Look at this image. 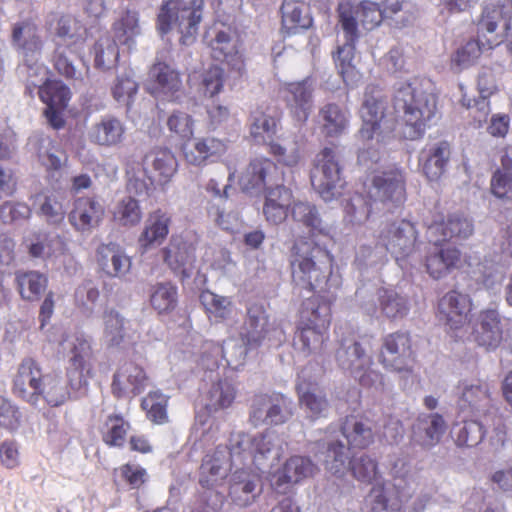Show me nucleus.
Segmentation results:
<instances>
[{
	"label": "nucleus",
	"instance_id": "nucleus-1",
	"mask_svg": "<svg viewBox=\"0 0 512 512\" xmlns=\"http://www.w3.org/2000/svg\"><path fill=\"white\" fill-rule=\"evenodd\" d=\"M292 283L312 293L337 292L340 278L334 274V257L325 248L308 241L295 242L290 250Z\"/></svg>",
	"mask_w": 512,
	"mask_h": 512
},
{
	"label": "nucleus",
	"instance_id": "nucleus-2",
	"mask_svg": "<svg viewBox=\"0 0 512 512\" xmlns=\"http://www.w3.org/2000/svg\"><path fill=\"white\" fill-rule=\"evenodd\" d=\"M393 107L400 117L401 137L417 140L423 137L437 112V99L435 95L405 82L395 89Z\"/></svg>",
	"mask_w": 512,
	"mask_h": 512
},
{
	"label": "nucleus",
	"instance_id": "nucleus-3",
	"mask_svg": "<svg viewBox=\"0 0 512 512\" xmlns=\"http://www.w3.org/2000/svg\"><path fill=\"white\" fill-rule=\"evenodd\" d=\"M175 0L162 3L157 15V29L162 35L170 32L172 24L177 25L181 34L180 43L189 45L194 42L198 33V26L202 20L204 0H191L188 6L180 10L176 7Z\"/></svg>",
	"mask_w": 512,
	"mask_h": 512
},
{
	"label": "nucleus",
	"instance_id": "nucleus-4",
	"mask_svg": "<svg viewBox=\"0 0 512 512\" xmlns=\"http://www.w3.org/2000/svg\"><path fill=\"white\" fill-rule=\"evenodd\" d=\"M38 71L45 72L46 68L28 67L27 89L29 90V93L32 94L33 89L38 88L39 98L44 104H46V108L43 113L47 122L52 128L57 130L61 129L65 125L63 112L67 108L71 99L70 88L61 80L57 79L46 78L45 81L40 84L42 79L39 81L32 79Z\"/></svg>",
	"mask_w": 512,
	"mask_h": 512
},
{
	"label": "nucleus",
	"instance_id": "nucleus-5",
	"mask_svg": "<svg viewBox=\"0 0 512 512\" xmlns=\"http://www.w3.org/2000/svg\"><path fill=\"white\" fill-rule=\"evenodd\" d=\"M378 362L387 371L413 375L416 353L413 349V339L410 332L397 330L385 334L381 338Z\"/></svg>",
	"mask_w": 512,
	"mask_h": 512
},
{
	"label": "nucleus",
	"instance_id": "nucleus-6",
	"mask_svg": "<svg viewBox=\"0 0 512 512\" xmlns=\"http://www.w3.org/2000/svg\"><path fill=\"white\" fill-rule=\"evenodd\" d=\"M364 190L374 202L397 207L406 200L405 171L392 165L385 170L372 171L364 181Z\"/></svg>",
	"mask_w": 512,
	"mask_h": 512
},
{
	"label": "nucleus",
	"instance_id": "nucleus-7",
	"mask_svg": "<svg viewBox=\"0 0 512 512\" xmlns=\"http://www.w3.org/2000/svg\"><path fill=\"white\" fill-rule=\"evenodd\" d=\"M419 232L407 219H396L385 224L377 236V245L384 248L397 263L407 260L419 248Z\"/></svg>",
	"mask_w": 512,
	"mask_h": 512
},
{
	"label": "nucleus",
	"instance_id": "nucleus-8",
	"mask_svg": "<svg viewBox=\"0 0 512 512\" xmlns=\"http://www.w3.org/2000/svg\"><path fill=\"white\" fill-rule=\"evenodd\" d=\"M337 11L344 37L352 42H357L359 38L358 23L365 30H373L386 18L383 9L369 0H363L357 4L350 0L342 1Z\"/></svg>",
	"mask_w": 512,
	"mask_h": 512
},
{
	"label": "nucleus",
	"instance_id": "nucleus-9",
	"mask_svg": "<svg viewBox=\"0 0 512 512\" xmlns=\"http://www.w3.org/2000/svg\"><path fill=\"white\" fill-rule=\"evenodd\" d=\"M388 110V99L381 87L370 84L365 88L359 108L361 126L358 137L363 142H370L379 136Z\"/></svg>",
	"mask_w": 512,
	"mask_h": 512
},
{
	"label": "nucleus",
	"instance_id": "nucleus-10",
	"mask_svg": "<svg viewBox=\"0 0 512 512\" xmlns=\"http://www.w3.org/2000/svg\"><path fill=\"white\" fill-rule=\"evenodd\" d=\"M291 405L292 401L281 393H257L249 405V422L254 427L282 425L293 415Z\"/></svg>",
	"mask_w": 512,
	"mask_h": 512
},
{
	"label": "nucleus",
	"instance_id": "nucleus-11",
	"mask_svg": "<svg viewBox=\"0 0 512 512\" xmlns=\"http://www.w3.org/2000/svg\"><path fill=\"white\" fill-rule=\"evenodd\" d=\"M339 367L348 372L363 387L370 388L382 383L383 375L372 369V360L359 341L346 346L344 343L336 351Z\"/></svg>",
	"mask_w": 512,
	"mask_h": 512
},
{
	"label": "nucleus",
	"instance_id": "nucleus-12",
	"mask_svg": "<svg viewBox=\"0 0 512 512\" xmlns=\"http://www.w3.org/2000/svg\"><path fill=\"white\" fill-rule=\"evenodd\" d=\"M341 171L334 147H324L318 152L310 178L313 188L323 199L334 197L335 189L341 186Z\"/></svg>",
	"mask_w": 512,
	"mask_h": 512
},
{
	"label": "nucleus",
	"instance_id": "nucleus-13",
	"mask_svg": "<svg viewBox=\"0 0 512 512\" xmlns=\"http://www.w3.org/2000/svg\"><path fill=\"white\" fill-rule=\"evenodd\" d=\"M45 27L53 35L55 44L68 47L71 54H78L84 49L88 30L74 15L51 13L46 20Z\"/></svg>",
	"mask_w": 512,
	"mask_h": 512
},
{
	"label": "nucleus",
	"instance_id": "nucleus-14",
	"mask_svg": "<svg viewBox=\"0 0 512 512\" xmlns=\"http://www.w3.org/2000/svg\"><path fill=\"white\" fill-rule=\"evenodd\" d=\"M280 96L290 116L298 123L305 124L314 108V86L310 77L299 81L283 83Z\"/></svg>",
	"mask_w": 512,
	"mask_h": 512
},
{
	"label": "nucleus",
	"instance_id": "nucleus-15",
	"mask_svg": "<svg viewBox=\"0 0 512 512\" xmlns=\"http://www.w3.org/2000/svg\"><path fill=\"white\" fill-rule=\"evenodd\" d=\"M284 172L270 158L255 157L250 160L240 176L239 184L245 192L267 191L283 182Z\"/></svg>",
	"mask_w": 512,
	"mask_h": 512
},
{
	"label": "nucleus",
	"instance_id": "nucleus-16",
	"mask_svg": "<svg viewBox=\"0 0 512 512\" xmlns=\"http://www.w3.org/2000/svg\"><path fill=\"white\" fill-rule=\"evenodd\" d=\"M45 377L40 363L32 357H25L17 366L11 391L17 398L37 406V396Z\"/></svg>",
	"mask_w": 512,
	"mask_h": 512
},
{
	"label": "nucleus",
	"instance_id": "nucleus-17",
	"mask_svg": "<svg viewBox=\"0 0 512 512\" xmlns=\"http://www.w3.org/2000/svg\"><path fill=\"white\" fill-rule=\"evenodd\" d=\"M478 33L490 34L487 39L489 49L504 42L505 35L512 29V0L507 4H489L484 7L478 21Z\"/></svg>",
	"mask_w": 512,
	"mask_h": 512
},
{
	"label": "nucleus",
	"instance_id": "nucleus-18",
	"mask_svg": "<svg viewBox=\"0 0 512 512\" xmlns=\"http://www.w3.org/2000/svg\"><path fill=\"white\" fill-rule=\"evenodd\" d=\"M429 238L437 239V242H448L456 239H467L474 232V226L462 212H453L444 215L437 212L426 223Z\"/></svg>",
	"mask_w": 512,
	"mask_h": 512
},
{
	"label": "nucleus",
	"instance_id": "nucleus-19",
	"mask_svg": "<svg viewBox=\"0 0 512 512\" xmlns=\"http://www.w3.org/2000/svg\"><path fill=\"white\" fill-rule=\"evenodd\" d=\"M11 44L17 54L29 63L41 57L45 42L37 23L32 18H26L12 25Z\"/></svg>",
	"mask_w": 512,
	"mask_h": 512
},
{
	"label": "nucleus",
	"instance_id": "nucleus-20",
	"mask_svg": "<svg viewBox=\"0 0 512 512\" xmlns=\"http://www.w3.org/2000/svg\"><path fill=\"white\" fill-rule=\"evenodd\" d=\"M432 246L426 250L424 267L428 275L439 280L445 278L462 264L461 251L452 245L430 238Z\"/></svg>",
	"mask_w": 512,
	"mask_h": 512
},
{
	"label": "nucleus",
	"instance_id": "nucleus-21",
	"mask_svg": "<svg viewBox=\"0 0 512 512\" xmlns=\"http://www.w3.org/2000/svg\"><path fill=\"white\" fill-rule=\"evenodd\" d=\"M472 302L468 295L452 290L447 292L438 302V318L455 337L457 331L463 329L470 322Z\"/></svg>",
	"mask_w": 512,
	"mask_h": 512
},
{
	"label": "nucleus",
	"instance_id": "nucleus-22",
	"mask_svg": "<svg viewBox=\"0 0 512 512\" xmlns=\"http://www.w3.org/2000/svg\"><path fill=\"white\" fill-rule=\"evenodd\" d=\"M274 448V438L268 433L251 436L246 433L238 434L231 442L230 456L238 457L241 461L248 459L260 469Z\"/></svg>",
	"mask_w": 512,
	"mask_h": 512
},
{
	"label": "nucleus",
	"instance_id": "nucleus-23",
	"mask_svg": "<svg viewBox=\"0 0 512 512\" xmlns=\"http://www.w3.org/2000/svg\"><path fill=\"white\" fill-rule=\"evenodd\" d=\"M269 316L261 303H250L246 309V317L239 331L243 344L244 356L253 349L260 347L269 333Z\"/></svg>",
	"mask_w": 512,
	"mask_h": 512
},
{
	"label": "nucleus",
	"instance_id": "nucleus-24",
	"mask_svg": "<svg viewBox=\"0 0 512 512\" xmlns=\"http://www.w3.org/2000/svg\"><path fill=\"white\" fill-rule=\"evenodd\" d=\"M142 168L152 185L164 186L177 172L178 162L170 149L155 147L143 156Z\"/></svg>",
	"mask_w": 512,
	"mask_h": 512
},
{
	"label": "nucleus",
	"instance_id": "nucleus-25",
	"mask_svg": "<svg viewBox=\"0 0 512 512\" xmlns=\"http://www.w3.org/2000/svg\"><path fill=\"white\" fill-rule=\"evenodd\" d=\"M261 476L251 469H237L229 479L228 497L240 508L252 505L261 495Z\"/></svg>",
	"mask_w": 512,
	"mask_h": 512
},
{
	"label": "nucleus",
	"instance_id": "nucleus-26",
	"mask_svg": "<svg viewBox=\"0 0 512 512\" xmlns=\"http://www.w3.org/2000/svg\"><path fill=\"white\" fill-rule=\"evenodd\" d=\"M316 471L317 466L309 457L292 455L273 473L271 486L275 491L282 493L286 488L312 477Z\"/></svg>",
	"mask_w": 512,
	"mask_h": 512
},
{
	"label": "nucleus",
	"instance_id": "nucleus-27",
	"mask_svg": "<svg viewBox=\"0 0 512 512\" xmlns=\"http://www.w3.org/2000/svg\"><path fill=\"white\" fill-rule=\"evenodd\" d=\"M337 299V292L313 293L303 300L299 310L298 322L329 329L332 321V306Z\"/></svg>",
	"mask_w": 512,
	"mask_h": 512
},
{
	"label": "nucleus",
	"instance_id": "nucleus-28",
	"mask_svg": "<svg viewBox=\"0 0 512 512\" xmlns=\"http://www.w3.org/2000/svg\"><path fill=\"white\" fill-rule=\"evenodd\" d=\"M214 37L208 41L211 57L226 63L231 71L242 75L245 72V59L239 51V41L234 38L230 28L213 30Z\"/></svg>",
	"mask_w": 512,
	"mask_h": 512
},
{
	"label": "nucleus",
	"instance_id": "nucleus-29",
	"mask_svg": "<svg viewBox=\"0 0 512 512\" xmlns=\"http://www.w3.org/2000/svg\"><path fill=\"white\" fill-rule=\"evenodd\" d=\"M148 376L145 370L134 362L120 365L113 375L111 392L117 399L136 396L147 386Z\"/></svg>",
	"mask_w": 512,
	"mask_h": 512
},
{
	"label": "nucleus",
	"instance_id": "nucleus-30",
	"mask_svg": "<svg viewBox=\"0 0 512 512\" xmlns=\"http://www.w3.org/2000/svg\"><path fill=\"white\" fill-rule=\"evenodd\" d=\"M104 215L105 207L96 197L83 196L74 200L68 220L76 231L86 233L97 228Z\"/></svg>",
	"mask_w": 512,
	"mask_h": 512
},
{
	"label": "nucleus",
	"instance_id": "nucleus-31",
	"mask_svg": "<svg viewBox=\"0 0 512 512\" xmlns=\"http://www.w3.org/2000/svg\"><path fill=\"white\" fill-rule=\"evenodd\" d=\"M227 149V141L214 136H202L195 138L191 145H183L182 152L188 164L199 167L217 161L226 154Z\"/></svg>",
	"mask_w": 512,
	"mask_h": 512
},
{
	"label": "nucleus",
	"instance_id": "nucleus-32",
	"mask_svg": "<svg viewBox=\"0 0 512 512\" xmlns=\"http://www.w3.org/2000/svg\"><path fill=\"white\" fill-rule=\"evenodd\" d=\"M280 16V31L284 36L295 35L313 25L310 5L304 0H283Z\"/></svg>",
	"mask_w": 512,
	"mask_h": 512
},
{
	"label": "nucleus",
	"instance_id": "nucleus-33",
	"mask_svg": "<svg viewBox=\"0 0 512 512\" xmlns=\"http://www.w3.org/2000/svg\"><path fill=\"white\" fill-rule=\"evenodd\" d=\"M450 156L449 142L428 143L420 151L419 167L429 181H437L444 175Z\"/></svg>",
	"mask_w": 512,
	"mask_h": 512
},
{
	"label": "nucleus",
	"instance_id": "nucleus-34",
	"mask_svg": "<svg viewBox=\"0 0 512 512\" xmlns=\"http://www.w3.org/2000/svg\"><path fill=\"white\" fill-rule=\"evenodd\" d=\"M182 89L180 72L172 65L157 60L148 72V90L154 96L173 97Z\"/></svg>",
	"mask_w": 512,
	"mask_h": 512
},
{
	"label": "nucleus",
	"instance_id": "nucleus-35",
	"mask_svg": "<svg viewBox=\"0 0 512 512\" xmlns=\"http://www.w3.org/2000/svg\"><path fill=\"white\" fill-rule=\"evenodd\" d=\"M294 203L293 191L283 183L267 189L263 203V215L266 221L273 225L283 223Z\"/></svg>",
	"mask_w": 512,
	"mask_h": 512
},
{
	"label": "nucleus",
	"instance_id": "nucleus-36",
	"mask_svg": "<svg viewBox=\"0 0 512 512\" xmlns=\"http://www.w3.org/2000/svg\"><path fill=\"white\" fill-rule=\"evenodd\" d=\"M446 428V421L439 413L419 415L412 425L411 441L422 448H432L440 442Z\"/></svg>",
	"mask_w": 512,
	"mask_h": 512
},
{
	"label": "nucleus",
	"instance_id": "nucleus-37",
	"mask_svg": "<svg viewBox=\"0 0 512 512\" xmlns=\"http://www.w3.org/2000/svg\"><path fill=\"white\" fill-rule=\"evenodd\" d=\"M162 253L164 262L176 275L190 277L195 262V247L192 243L181 237H172Z\"/></svg>",
	"mask_w": 512,
	"mask_h": 512
},
{
	"label": "nucleus",
	"instance_id": "nucleus-38",
	"mask_svg": "<svg viewBox=\"0 0 512 512\" xmlns=\"http://www.w3.org/2000/svg\"><path fill=\"white\" fill-rule=\"evenodd\" d=\"M341 432L350 448L366 449L374 443V422L366 414L345 417Z\"/></svg>",
	"mask_w": 512,
	"mask_h": 512
},
{
	"label": "nucleus",
	"instance_id": "nucleus-39",
	"mask_svg": "<svg viewBox=\"0 0 512 512\" xmlns=\"http://www.w3.org/2000/svg\"><path fill=\"white\" fill-rule=\"evenodd\" d=\"M230 463L224 451L207 453L199 468V484L206 489L222 485L230 471Z\"/></svg>",
	"mask_w": 512,
	"mask_h": 512
},
{
	"label": "nucleus",
	"instance_id": "nucleus-40",
	"mask_svg": "<svg viewBox=\"0 0 512 512\" xmlns=\"http://www.w3.org/2000/svg\"><path fill=\"white\" fill-rule=\"evenodd\" d=\"M295 389L299 405L305 408L312 419L324 416V412L329 407V402L326 394L319 389L316 382L307 380L299 375Z\"/></svg>",
	"mask_w": 512,
	"mask_h": 512
},
{
	"label": "nucleus",
	"instance_id": "nucleus-41",
	"mask_svg": "<svg viewBox=\"0 0 512 512\" xmlns=\"http://www.w3.org/2000/svg\"><path fill=\"white\" fill-rule=\"evenodd\" d=\"M474 341L487 349L497 348L502 341L499 313L494 309L481 311L474 329Z\"/></svg>",
	"mask_w": 512,
	"mask_h": 512
},
{
	"label": "nucleus",
	"instance_id": "nucleus-42",
	"mask_svg": "<svg viewBox=\"0 0 512 512\" xmlns=\"http://www.w3.org/2000/svg\"><path fill=\"white\" fill-rule=\"evenodd\" d=\"M126 134L124 123L117 117L106 115L95 123L89 132L91 143L103 147H115L120 145Z\"/></svg>",
	"mask_w": 512,
	"mask_h": 512
},
{
	"label": "nucleus",
	"instance_id": "nucleus-43",
	"mask_svg": "<svg viewBox=\"0 0 512 512\" xmlns=\"http://www.w3.org/2000/svg\"><path fill=\"white\" fill-rule=\"evenodd\" d=\"M171 223L172 218L167 212L161 209L151 212L139 237L140 246L148 249L160 245L167 238Z\"/></svg>",
	"mask_w": 512,
	"mask_h": 512
},
{
	"label": "nucleus",
	"instance_id": "nucleus-44",
	"mask_svg": "<svg viewBox=\"0 0 512 512\" xmlns=\"http://www.w3.org/2000/svg\"><path fill=\"white\" fill-rule=\"evenodd\" d=\"M322 134L326 138H337L345 133L349 126L348 111L336 103L324 104L318 112Z\"/></svg>",
	"mask_w": 512,
	"mask_h": 512
},
{
	"label": "nucleus",
	"instance_id": "nucleus-45",
	"mask_svg": "<svg viewBox=\"0 0 512 512\" xmlns=\"http://www.w3.org/2000/svg\"><path fill=\"white\" fill-rule=\"evenodd\" d=\"M491 393L486 382L478 381L476 384L465 385L459 399V407L462 411L483 415L490 412Z\"/></svg>",
	"mask_w": 512,
	"mask_h": 512
},
{
	"label": "nucleus",
	"instance_id": "nucleus-46",
	"mask_svg": "<svg viewBox=\"0 0 512 512\" xmlns=\"http://www.w3.org/2000/svg\"><path fill=\"white\" fill-rule=\"evenodd\" d=\"M131 424L122 414H109L99 425L102 442L109 448L124 447Z\"/></svg>",
	"mask_w": 512,
	"mask_h": 512
},
{
	"label": "nucleus",
	"instance_id": "nucleus-47",
	"mask_svg": "<svg viewBox=\"0 0 512 512\" xmlns=\"http://www.w3.org/2000/svg\"><path fill=\"white\" fill-rule=\"evenodd\" d=\"M15 283L20 297L27 302L39 301L48 288V277L38 271H17Z\"/></svg>",
	"mask_w": 512,
	"mask_h": 512
},
{
	"label": "nucleus",
	"instance_id": "nucleus-48",
	"mask_svg": "<svg viewBox=\"0 0 512 512\" xmlns=\"http://www.w3.org/2000/svg\"><path fill=\"white\" fill-rule=\"evenodd\" d=\"M96 256L98 264L109 276L120 277L130 270V258L113 243L100 245Z\"/></svg>",
	"mask_w": 512,
	"mask_h": 512
},
{
	"label": "nucleus",
	"instance_id": "nucleus-49",
	"mask_svg": "<svg viewBox=\"0 0 512 512\" xmlns=\"http://www.w3.org/2000/svg\"><path fill=\"white\" fill-rule=\"evenodd\" d=\"M500 166L491 178V192L498 198L512 196V145L500 150Z\"/></svg>",
	"mask_w": 512,
	"mask_h": 512
},
{
	"label": "nucleus",
	"instance_id": "nucleus-50",
	"mask_svg": "<svg viewBox=\"0 0 512 512\" xmlns=\"http://www.w3.org/2000/svg\"><path fill=\"white\" fill-rule=\"evenodd\" d=\"M113 38L111 39L118 45L132 48L135 45V39L140 35L139 14L136 11L125 10L114 21L111 27Z\"/></svg>",
	"mask_w": 512,
	"mask_h": 512
},
{
	"label": "nucleus",
	"instance_id": "nucleus-51",
	"mask_svg": "<svg viewBox=\"0 0 512 512\" xmlns=\"http://www.w3.org/2000/svg\"><path fill=\"white\" fill-rule=\"evenodd\" d=\"M377 300L381 315L390 321L401 320L409 313L408 300L394 289L380 288Z\"/></svg>",
	"mask_w": 512,
	"mask_h": 512
},
{
	"label": "nucleus",
	"instance_id": "nucleus-52",
	"mask_svg": "<svg viewBox=\"0 0 512 512\" xmlns=\"http://www.w3.org/2000/svg\"><path fill=\"white\" fill-rule=\"evenodd\" d=\"M149 302L159 315L172 313L178 306V288L171 282H159L151 286Z\"/></svg>",
	"mask_w": 512,
	"mask_h": 512
},
{
	"label": "nucleus",
	"instance_id": "nucleus-53",
	"mask_svg": "<svg viewBox=\"0 0 512 512\" xmlns=\"http://www.w3.org/2000/svg\"><path fill=\"white\" fill-rule=\"evenodd\" d=\"M237 396V388L227 380L220 379L214 382L207 392L206 409L210 412H218L232 406Z\"/></svg>",
	"mask_w": 512,
	"mask_h": 512
},
{
	"label": "nucleus",
	"instance_id": "nucleus-54",
	"mask_svg": "<svg viewBox=\"0 0 512 512\" xmlns=\"http://www.w3.org/2000/svg\"><path fill=\"white\" fill-rule=\"evenodd\" d=\"M329 329L318 328L313 325H302L297 322V329L294 335V345L305 355H310L322 349L325 335Z\"/></svg>",
	"mask_w": 512,
	"mask_h": 512
},
{
	"label": "nucleus",
	"instance_id": "nucleus-55",
	"mask_svg": "<svg viewBox=\"0 0 512 512\" xmlns=\"http://www.w3.org/2000/svg\"><path fill=\"white\" fill-rule=\"evenodd\" d=\"M374 203L367 194H354L344 205V220L352 226L365 224L372 215Z\"/></svg>",
	"mask_w": 512,
	"mask_h": 512
},
{
	"label": "nucleus",
	"instance_id": "nucleus-56",
	"mask_svg": "<svg viewBox=\"0 0 512 512\" xmlns=\"http://www.w3.org/2000/svg\"><path fill=\"white\" fill-rule=\"evenodd\" d=\"M37 214L50 225H59L65 218V209L59 197L54 193L40 192L34 196Z\"/></svg>",
	"mask_w": 512,
	"mask_h": 512
},
{
	"label": "nucleus",
	"instance_id": "nucleus-57",
	"mask_svg": "<svg viewBox=\"0 0 512 512\" xmlns=\"http://www.w3.org/2000/svg\"><path fill=\"white\" fill-rule=\"evenodd\" d=\"M279 120L274 116L257 110L251 116L249 133L257 144H266L268 140L274 139L277 134Z\"/></svg>",
	"mask_w": 512,
	"mask_h": 512
},
{
	"label": "nucleus",
	"instance_id": "nucleus-58",
	"mask_svg": "<svg viewBox=\"0 0 512 512\" xmlns=\"http://www.w3.org/2000/svg\"><path fill=\"white\" fill-rule=\"evenodd\" d=\"M38 394L37 404L42 399L51 407L61 406L71 398L69 388L56 375H46Z\"/></svg>",
	"mask_w": 512,
	"mask_h": 512
},
{
	"label": "nucleus",
	"instance_id": "nucleus-59",
	"mask_svg": "<svg viewBox=\"0 0 512 512\" xmlns=\"http://www.w3.org/2000/svg\"><path fill=\"white\" fill-rule=\"evenodd\" d=\"M290 214L293 220L302 223L309 228L313 234L328 235L330 232V229L322 224L317 208L313 204L294 201Z\"/></svg>",
	"mask_w": 512,
	"mask_h": 512
},
{
	"label": "nucleus",
	"instance_id": "nucleus-60",
	"mask_svg": "<svg viewBox=\"0 0 512 512\" xmlns=\"http://www.w3.org/2000/svg\"><path fill=\"white\" fill-rule=\"evenodd\" d=\"M143 213L139 201L132 196L121 198L113 208V221L122 227H133L140 223Z\"/></svg>",
	"mask_w": 512,
	"mask_h": 512
},
{
	"label": "nucleus",
	"instance_id": "nucleus-61",
	"mask_svg": "<svg viewBox=\"0 0 512 512\" xmlns=\"http://www.w3.org/2000/svg\"><path fill=\"white\" fill-rule=\"evenodd\" d=\"M486 430L483 422L476 420L457 423L452 429L455 443L459 447H475L484 439Z\"/></svg>",
	"mask_w": 512,
	"mask_h": 512
},
{
	"label": "nucleus",
	"instance_id": "nucleus-62",
	"mask_svg": "<svg viewBox=\"0 0 512 512\" xmlns=\"http://www.w3.org/2000/svg\"><path fill=\"white\" fill-rule=\"evenodd\" d=\"M200 300L209 319H213L215 322H223L231 317L233 303L230 298L211 291H204L200 295Z\"/></svg>",
	"mask_w": 512,
	"mask_h": 512
},
{
	"label": "nucleus",
	"instance_id": "nucleus-63",
	"mask_svg": "<svg viewBox=\"0 0 512 512\" xmlns=\"http://www.w3.org/2000/svg\"><path fill=\"white\" fill-rule=\"evenodd\" d=\"M169 397L160 390L150 391L141 401V408L146 412V417L154 424L168 422Z\"/></svg>",
	"mask_w": 512,
	"mask_h": 512
},
{
	"label": "nucleus",
	"instance_id": "nucleus-64",
	"mask_svg": "<svg viewBox=\"0 0 512 512\" xmlns=\"http://www.w3.org/2000/svg\"><path fill=\"white\" fill-rule=\"evenodd\" d=\"M369 509L367 512H401V502L392 497L383 483L374 485L367 496Z\"/></svg>",
	"mask_w": 512,
	"mask_h": 512
}]
</instances>
